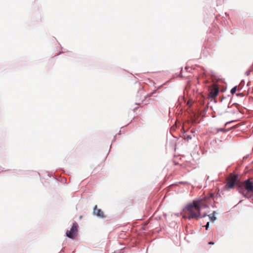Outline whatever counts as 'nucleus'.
<instances>
[{
    "label": "nucleus",
    "instance_id": "f257e3e1",
    "mask_svg": "<svg viewBox=\"0 0 253 253\" xmlns=\"http://www.w3.org/2000/svg\"><path fill=\"white\" fill-rule=\"evenodd\" d=\"M202 205L201 201H193L192 203L188 204L183 209V217L189 220L202 217L200 213ZM205 216V215L203 217Z\"/></svg>",
    "mask_w": 253,
    "mask_h": 253
},
{
    "label": "nucleus",
    "instance_id": "f03ea898",
    "mask_svg": "<svg viewBox=\"0 0 253 253\" xmlns=\"http://www.w3.org/2000/svg\"><path fill=\"white\" fill-rule=\"evenodd\" d=\"M239 192L245 197H252L251 194H253V183L249 179L245 180L243 183L237 184Z\"/></svg>",
    "mask_w": 253,
    "mask_h": 253
},
{
    "label": "nucleus",
    "instance_id": "7ed1b4c3",
    "mask_svg": "<svg viewBox=\"0 0 253 253\" xmlns=\"http://www.w3.org/2000/svg\"><path fill=\"white\" fill-rule=\"evenodd\" d=\"M78 223L76 222H74L70 230H67L66 236L69 238L74 239L78 235Z\"/></svg>",
    "mask_w": 253,
    "mask_h": 253
},
{
    "label": "nucleus",
    "instance_id": "20e7f679",
    "mask_svg": "<svg viewBox=\"0 0 253 253\" xmlns=\"http://www.w3.org/2000/svg\"><path fill=\"white\" fill-rule=\"evenodd\" d=\"M237 176L234 175L228 178L227 183L226 185L228 188H232L237 182Z\"/></svg>",
    "mask_w": 253,
    "mask_h": 253
},
{
    "label": "nucleus",
    "instance_id": "39448f33",
    "mask_svg": "<svg viewBox=\"0 0 253 253\" xmlns=\"http://www.w3.org/2000/svg\"><path fill=\"white\" fill-rule=\"evenodd\" d=\"M219 92L218 88L214 85L212 86L210 89L209 96L211 98H215L216 97Z\"/></svg>",
    "mask_w": 253,
    "mask_h": 253
},
{
    "label": "nucleus",
    "instance_id": "423d86ee",
    "mask_svg": "<svg viewBox=\"0 0 253 253\" xmlns=\"http://www.w3.org/2000/svg\"><path fill=\"white\" fill-rule=\"evenodd\" d=\"M93 213L95 215L100 218L105 217V216L104 215L103 211H102L100 209H98L97 205H95L94 207Z\"/></svg>",
    "mask_w": 253,
    "mask_h": 253
},
{
    "label": "nucleus",
    "instance_id": "0eeeda50",
    "mask_svg": "<svg viewBox=\"0 0 253 253\" xmlns=\"http://www.w3.org/2000/svg\"><path fill=\"white\" fill-rule=\"evenodd\" d=\"M205 199H201L198 200L202 201V205L201 206V209L202 208H206L208 207L207 204L205 203Z\"/></svg>",
    "mask_w": 253,
    "mask_h": 253
},
{
    "label": "nucleus",
    "instance_id": "6e6552de",
    "mask_svg": "<svg viewBox=\"0 0 253 253\" xmlns=\"http://www.w3.org/2000/svg\"><path fill=\"white\" fill-rule=\"evenodd\" d=\"M236 90H237V86H235V87H234L233 88H232L231 89V91H230V92H231V93L232 94H234V93H235L236 92Z\"/></svg>",
    "mask_w": 253,
    "mask_h": 253
},
{
    "label": "nucleus",
    "instance_id": "1a4fd4ad",
    "mask_svg": "<svg viewBox=\"0 0 253 253\" xmlns=\"http://www.w3.org/2000/svg\"><path fill=\"white\" fill-rule=\"evenodd\" d=\"M209 222H208L207 224L205 226L206 227V230L208 229L209 226Z\"/></svg>",
    "mask_w": 253,
    "mask_h": 253
},
{
    "label": "nucleus",
    "instance_id": "9d476101",
    "mask_svg": "<svg viewBox=\"0 0 253 253\" xmlns=\"http://www.w3.org/2000/svg\"><path fill=\"white\" fill-rule=\"evenodd\" d=\"M209 244H210V245H214V243L213 242L211 241V242H209Z\"/></svg>",
    "mask_w": 253,
    "mask_h": 253
},
{
    "label": "nucleus",
    "instance_id": "9b49d317",
    "mask_svg": "<svg viewBox=\"0 0 253 253\" xmlns=\"http://www.w3.org/2000/svg\"><path fill=\"white\" fill-rule=\"evenodd\" d=\"M215 219V217H213V218H212V220H214Z\"/></svg>",
    "mask_w": 253,
    "mask_h": 253
}]
</instances>
